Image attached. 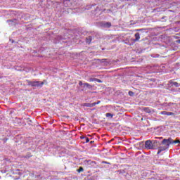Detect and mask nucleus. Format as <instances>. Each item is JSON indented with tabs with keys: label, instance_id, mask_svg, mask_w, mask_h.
<instances>
[{
	"label": "nucleus",
	"instance_id": "obj_1",
	"mask_svg": "<svg viewBox=\"0 0 180 180\" xmlns=\"http://www.w3.org/2000/svg\"><path fill=\"white\" fill-rule=\"evenodd\" d=\"M161 144H162L164 146L158 147V155L161 154L162 151H167L169 148V146H171V144H177V146H180V141L178 139L174 141V139L170 137L167 139H163L161 141Z\"/></svg>",
	"mask_w": 180,
	"mask_h": 180
},
{
	"label": "nucleus",
	"instance_id": "obj_2",
	"mask_svg": "<svg viewBox=\"0 0 180 180\" xmlns=\"http://www.w3.org/2000/svg\"><path fill=\"white\" fill-rule=\"evenodd\" d=\"M28 85L30 86H37V88H41V86L44 85V82L40 81H29Z\"/></svg>",
	"mask_w": 180,
	"mask_h": 180
},
{
	"label": "nucleus",
	"instance_id": "obj_3",
	"mask_svg": "<svg viewBox=\"0 0 180 180\" xmlns=\"http://www.w3.org/2000/svg\"><path fill=\"white\" fill-rule=\"evenodd\" d=\"M145 148L146 150H155V145L153 143L151 140H147L145 142Z\"/></svg>",
	"mask_w": 180,
	"mask_h": 180
},
{
	"label": "nucleus",
	"instance_id": "obj_4",
	"mask_svg": "<svg viewBox=\"0 0 180 180\" xmlns=\"http://www.w3.org/2000/svg\"><path fill=\"white\" fill-rule=\"evenodd\" d=\"M70 39V37H68V35H65L64 37L60 35L56 37L58 43H68V39Z\"/></svg>",
	"mask_w": 180,
	"mask_h": 180
},
{
	"label": "nucleus",
	"instance_id": "obj_5",
	"mask_svg": "<svg viewBox=\"0 0 180 180\" xmlns=\"http://www.w3.org/2000/svg\"><path fill=\"white\" fill-rule=\"evenodd\" d=\"M84 164L88 167V168H92L94 167H96V162L95 161H92L91 160H84Z\"/></svg>",
	"mask_w": 180,
	"mask_h": 180
},
{
	"label": "nucleus",
	"instance_id": "obj_6",
	"mask_svg": "<svg viewBox=\"0 0 180 180\" xmlns=\"http://www.w3.org/2000/svg\"><path fill=\"white\" fill-rule=\"evenodd\" d=\"M57 151L60 155H63V154H65V153H67V149L63 146H58Z\"/></svg>",
	"mask_w": 180,
	"mask_h": 180
},
{
	"label": "nucleus",
	"instance_id": "obj_7",
	"mask_svg": "<svg viewBox=\"0 0 180 180\" xmlns=\"http://www.w3.org/2000/svg\"><path fill=\"white\" fill-rule=\"evenodd\" d=\"M136 43L134 38H129L125 40V44H128V46H133Z\"/></svg>",
	"mask_w": 180,
	"mask_h": 180
},
{
	"label": "nucleus",
	"instance_id": "obj_8",
	"mask_svg": "<svg viewBox=\"0 0 180 180\" xmlns=\"http://www.w3.org/2000/svg\"><path fill=\"white\" fill-rule=\"evenodd\" d=\"M101 27L109 29V27L112 26V23H110V22H101Z\"/></svg>",
	"mask_w": 180,
	"mask_h": 180
},
{
	"label": "nucleus",
	"instance_id": "obj_9",
	"mask_svg": "<svg viewBox=\"0 0 180 180\" xmlns=\"http://www.w3.org/2000/svg\"><path fill=\"white\" fill-rule=\"evenodd\" d=\"M7 23H8V25H10L11 26H15L18 25V20L16 19L8 20Z\"/></svg>",
	"mask_w": 180,
	"mask_h": 180
},
{
	"label": "nucleus",
	"instance_id": "obj_10",
	"mask_svg": "<svg viewBox=\"0 0 180 180\" xmlns=\"http://www.w3.org/2000/svg\"><path fill=\"white\" fill-rule=\"evenodd\" d=\"M96 103H85L83 104V106H84L85 108H94V106H96Z\"/></svg>",
	"mask_w": 180,
	"mask_h": 180
},
{
	"label": "nucleus",
	"instance_id": "obj_11",
	"mask_svg": "<svg viewBox=\"0 0 180 180\" xmlns=\"http://www.w3.org/2000/svg\"><path fill=\"white\" fill-rule=\"evenodd\" d=\"M140 36H141V33L140 32H137L134 34L135 39H134V40H135V42L140 41Z\"/></svg>",
	"mask_w": 180,
	"mask_h": 180
},
{
	"label": "nucleus",
	"instance_id": "obj_12",
	"mask_svg": "<svg viewBox=\"0 0 180 180\" xmlns=\"http://www.w3.org/2000/svg\"><path fill=\"white\" fill-rule=\"evenodd\" d=\"M70 5H71V1L70 0H64L63 1V6L65 8H68V6H70Z\"/></svg>",
	"mask_w": 180,
	"mask_h": 180
},
{
	"label": "nucleus",
	"instance_id": "obj_13",
	"mask_svg": "<svg viewBox=\"0 0 180 180\" xmlns=\"http://www.w3.org/2000/svg\"><path fill=\"white\" fill-rule=\"evenodd\" d=\"M135 31L140 32L141 33H148V31L147 30V29H145V28L137 29V30H135Z\"/></svg>",
	"mask_w": 180,
	"mask_h": 180
},
{
	"label": "nucleus",
	"instance_id": "obj_14",
	"mask_svg": "<svg viewBox=\"0 0 180 180\" xmlns=\"http://www.w3.org/2000/svg\"><path fill=\"white\" fill-rule=\"evenodd\" d=\"M160 115H166L167 116H172V115H174V112H167V111H162L160 112Z\"/></svg>",
	"mask_w": 180,
	"mask_h": 180
},
{
	"label": "nucleus",
	"instance_id": "obj_15",
	"mask_svg": "<svg viewBox=\"0 0 180 180\" xmlns=\"http://www.w3.org/2000/svg\"><path fill=\"white\" fill-rule=\"evenodd\" d=\"M92 36H89L87 38H86V43H87V44H90L91 41H92Z\"/></svg>",
	"mask_w": 180,
	"mask_h": 180
},
{
	"label": "nucleus",
	"instance_id": "obj_16",
	"mask_svg": "<svg viewBox=\"0 0 180 180\" xmlns=\"http://www.w3.org/2000/svg\"><path fill=\"white\" fill-rule=\"evenodd\" d=\"M171 85L172 86H176V88H179V86H180V84L176 82H172Z\"/></svg>",
	"mask_w": 180,
	"mask_h": 180
},
{
	"label": "nucleus",
	"instance_id": "obj_17",
	"mask_svg": "<svg viewBox=\"0 0 180 180\" xmlns=\"http://www.w3.org/2000/svg\"><path fill=\"white\" fill-rule=\"evenodd\" d=\"M171 105H174V103H164L163 104H162V106H163V108H168V107H169V106H171Z\"/></svg>",
	"mask_w": 180,
	"mask_h": 180
},
{
	"label": "nucleus",
	"instance_id": "obj_18",
	"mask_svg": "<svg viewBox=\"0 0 180 180\" xmlns=\"http://www.w3.org/2000/svg\"><path fill=\"white\" fill-rule=\"evenodd\" d=\"M84 86H86L88 89H92L93 88L92 85L89 84V83H84Z\"/></svg>",
	"mask_w": 180,
	"mask_h": 180
},
{
	"label": "nucleus",
	"instance_id": "obj_19",
	"mask_svg": "<svg viewBox=\"0 0 180 180\" xmlns=\"http://www.w3.org/2000/svg\"><path fill=\"white\" fill-rule=\"evenodd\" d=\"M106 117L108 119H113V114L108 112L105 114Z\"/></svg>",
	"mask_w": 180,
	"mask_h": 180
},
{
	"label": "nucleus",
	"instance_id": "obj_20",
	"mask_svg": "<svg viewBox=\"0 0 180 180\" xmlns=\"http://www.w3.org/2000/svg\"><path fill=\"white\" fill-rule=\"evenodd\" d=\"M151 142L153 143V146H155V148L156 144H160V141H158L157 140H153V141H151Z\"/></svg>",
	"mask_w": 180,
	"mask_h": 180
},
{
	"label": "nucleus",
	"instance_id": "obj_21",
	"mask_svg": "<svg viewBox=\"0 0 180 180\" xmlns=\"http://www.w3.org/2000/svg\"><path fill=\"white\" fill-rule=\"evenodd\" d=\"M96 4H90L86 7V9H91L92 6H95Z\"/></svg>",
	"mask_w": 180,
	"mask_h": 180
},
{
	"label": "nucleus",
	"instance_id": "obj_22",
	"mask_svg": "<svg viewBox=\"0 0 180 180\" xmlns=\"http://www.w3.org/2000/svg\"><path fill=\"white\" fill-rule=\"evenodd\" d=\"M30 157H32V154H30V153H27V155L25 156H24V158H30Z\"/></svg>",
	"mask_w": 180,
	"mask_h": 180
},
{
	"label": "nucleus",
	"instance_id": "obj_23",
	"mask_svg": "<svg viewBox=\"0 0 180 180\" xmlns=\"http://www.w3.org/2000/svg\"><path fill=\"white\" fill-rule=\"evenodd\" d=\"M77 172H79V174H80V172H84V167H80L79 169H77Z\"/></svg>",
	"mask_w": 180,
	"mask_h": 180
},
{
	"label": "nucleus",
	"instance_id": "obj_24",
	"mask_svg": "<svg viewBox=\"0 0 180 180\" xmlns=\"http://www.w3.org/2000/svg\"><path fill=\"white\" fill-rule=\"evenodd\" d=\"M83 141L84 142V143H89V138H88V137H85L84 138V139H83Z\"/></svg>",
	"mask_w": 180,
	"mask_h": 180
},
{
	"label": "nucleus",
	"instance_id": "obj_25",
	"mask_svg": "<svg viewBox=\"0 0 180 180\" xmlns=\"http://www.w3.org/2000/svg\"><path fill=\"white\" fill-rule=\"evenodd\" d=\"M128 95H129V96H134V92H133V91H129L128 92Z\"/></svg>",
	"mask_w": 180,
	"mask_h": 180
},
{
	"label": "nucleus",
	"instance_id": "obj_26",
	"mask_svg": "<svg viewBox=\"0 0 180 180\" xmlns=\"http://www.w3.org/2000/svg\"><path fill=\"white\" fill-rule=\"evenodd\" d=\"M101 63H105V65H108L109 64V62H107L106 59H103L101 60Z\"/></svg>",
	"mask_w": 180,
	"mask_h": 180
},
{
	"label": "nucleus",
	"instance_id": "obj_27",
	"mask_svg": "<svg viewBox=\"0 0 180 180\" xmlns=\"http://www.w3.org/2000/svg\"><path fill=\"white\" fill-rule=\"evenodd\" d=\"M96 78H90L89 79V82H94V81L96 82Z\"/></svg>",
	"mask_w": 180,
	"mask_h": 180
},
{
	"label": "nucleus",
	"instance_id": "obj_28",
	"mask_svg": "<svg viewBox=\"0 0 180 180\" xmlns=\"http://www.w3.org/2000/svg\"><path fill=\"white\" fill-rule=\"evenodd\" d=\"M151 57H153V58H158V57H160V55L159 54L152 55Z\"/></svg>",
	"mask_w": 180,
	"mask_h": 180
},
{
	"label": "nucleus",
	"instance_id": "obj_29",
	"mask_svg": "<svg viewBox=\"0 0 180 180\" xmlns=\"http://www.w3.org/2000/svg\"><path fill=\"white\" fill-rule=\"evenodd\" d=\"M96 82H98L99 84H102V80L96 78Z\"/></svg>",
	"mask_w": 180,
	"mask_h": 180
},
{
	"label": "nucleus",
	"instance_id": "obj_30",
	"mask_svg": "<svg viewBox=\"0 0 180 180\" xmlns=\"http://www.w3.org/2000/svg\"><path fill=\"white\" fill-rule=\"evenodd\" d=\"M79 85L80 86H82V85H84V84L82 83V81H79Z\"/></svg>",
	"mask_w": 180,
	"mask_h": 180
},
{
	"label": "nucleus",
	"instance_id": "obj_31",
	"mask_svg": "<svg viewBox=\"0 0 180 180\" xmlns=\"http://www.w3.org/2000/svg\"><path fill=\"white\" fill-rule=\"evenodd\" d=\"M85 137L86 136H80V139H81V140H85Z\"/></svg>",
	"mask_w": 180,
	"mask_h": 180
},
{
	"label": "nucleus",
	"instance_id": "obj_32",
	"mask_svg": "<svg viewBox=\"0 0 180 180\" xmlns=\"http://www.w3.org/2000/svg\"><path fill=\"white\" fill-rule=\"evenodd\" d=\"M96 103V105H99V103H101V101H97V102H94V103Z\"/></svg>",
	"mask_w": 180,
	"mask_h": 180
},
{
	"label": "nucleus",
	"instance_id": "obj_33",
	"mask_svg": "<svg viewBox=\"0 0 180 180\" xmlns=\"http://www.w3.org/2000/svg\"><path fill=\"white\" fill-rule=\"evenodd\" d=\"M102 163H103V164H110V162H106V161H103Z\"/></svg>",
	"mask_w": 180,
	"mask_h": 180
},
{
	"label": "nucleus",
	"instance_id": "obj_34",
	"mask_svg": "<svg viewBox=\"0 0 180 180\" xmlns=\"http://www.w3.org/2000/svg\"><path fill=\"white\" fill-rule=\"evenodd\" d=\"M10 41H11V43H15V41L13 39H10Z\"/></svg>",
	"mask_w": 180,
	"mask_h": 180
},
{
	"label": "nucleus",
	"instance_id": "obj_35",
	"mask_svg": "<svg viewBox=\"0 0 180 180\" xmlns=\"http://www.w3.org/2000/svg\"><path fill=\"white\" fill-rule=\"evenodd\" d=\"M176 41L179 43V44H180V39L177 40Z\"/></svg>",
	"mask_w": 180,
	"mask_h": 180
},
{
	"label": "nucleus",
	"instance_id": "obj_36",
	"mask_svg": "<svg viewBox=\"0 0 180 180\" xmlns=\"http://www.w3.org/2000/svg\"><path fill=\"white\" fill-rule=\"evenodd\" d=\"M107 12H110V10H107Z\"/></svg>",
	"mask_w": 180,
	"mask_h": 180
},
{
	"label": "nucleus",
	"instance_id": "obj_37",
	"mask_svg": "<svg viewBox=\"0 0 180 180\" xmlns=\"http://www.w3.org/2000/svg\"><path fill=\"white\" fill-rule=\"evenodd\" d=\"M18 71H22V70H20V69H18Z\"/></svg>",
	"mask_w": 180,
	"mask_h": 180
},
{
	"label": "nucleus",
	"instance_id": "obj_38",
	"mask_svg": "<svg viewBox=\"0 0 180 180\" xmlns=\"http://www.w3.org/2000/svg\"><path fill=\"white\" fill-rule=\"evenodd\" d=\"M61 155H63V154L62 155H60V157H61Z\"/></svg>",
	"mask_w": 180,
	"mask_h": 180
},
{
	"label": "nucleus",
	"instance_id": "obj_39",
	"mask_svg": "<svg viewBox=\"0 0 180 180\" xmlns=\"http://www.w3.org/2000/svg\"><path fill=\"white\" fill-rule=\"evenodd\" d=\"M1 172H5V171H4H4H2Z\"/></svg>",
	"mask_w": 180,
	"mask_h": 180
},
{
	"label": "nucleus",
	"instance_id": "obj_40",
	"mask_svg": "<svg viewBox=\"0 0 180 180\" xmlns=\"http://www.w3.org/2000/svg\"><path fill=\"white\" fill-rule=\"evenodd\" d=\"M159 139H162V138L161 137V138H159Z\"/></svg>",
	"mask_w": 180,
	"mask_h": 180
}]
</instances>
